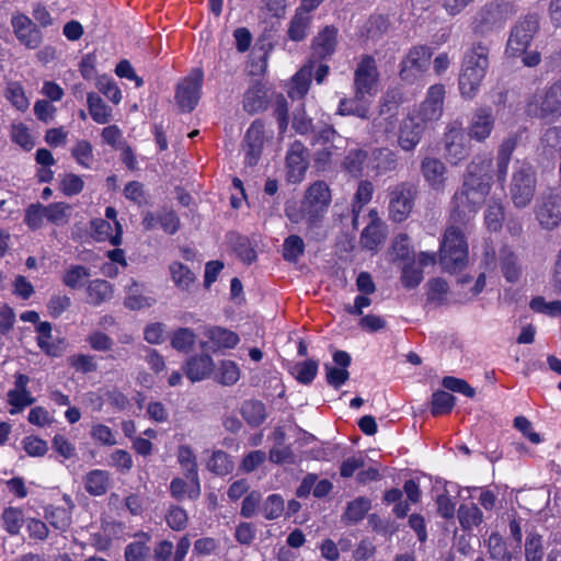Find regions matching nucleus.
Here are the masks:
<instances>
[{
	"label": "nucleus",
	"instance_id": "obj_1",
	"mask_svg": "<svg viewBox=\"0 0 561 561\" xmlns=\"http://www.w3.org/2000/svg\"><path fill=\"white\" fill-rule=\"evenodd\" d=\"M490 161H471L463 176V183L451 198L450 218L455 224H466L484 203L491 190V176L484 172Z\"/></svg>",
	"mask_w": 561,
	"mask_h": 561
},
{
	"label": "nucleus",
	"instance_id": "obj_2",
	"mask_svg": "<svg viewBox=\"0 0 561 561\" xmlns=\"http://www.w3.org/2000/svg\"><path fill=\"white\" fill-rule=\"evenodd\" d=\"M490 47L478 41L463 53L458 87L463 99L472 100L479 93L490 67Z\"/></svg>",
	"mask_w": 561,
	"mask_h": 561
},
{
	"label": "nucleus",
	"instance_id": "obj_3",
	"mask_svg": "<svg viewBox=\"0 0 561 561\" xmlns=\"http://www.w3.org/2000/svg\"><path fill=\"white\" fill-rule=\"evenodd\" d=\"M331 203V191L323 181L312 183L306 191L299 207L287 206L288 219L298 224L306 220L310 228L318 226Z\"/></svg>",
	"mask_w": 561,
	"mask_h": 561
},
{
	"label": "nucleus",
	"instance_id": "obj_4",
	"mask_svg": "<svg viewBox=\"0 0 561 561\" xmlns=\"http://www.w3.org/2000/svg\"><path fill=\"white\" fill-rule=\"evenodd\" d=\"M514 13V5L508 1L486 2L472 16L471 31L477 36L486 37L501 31Z\"/></svg>",
	"mask_w": 561,
	"mask_h": 561
},
{
	"label": "nucleus",
	"instance_id": "obj_5",
	"mask_svg": "<svg viewBox=\"0 0 561 561\" xmlns=\"http://www.w3.org/2000/svg\"><path fill=\"white\" fill-rule=\"evenodd\" d=\"M468 261V244L462 230L449 226L443 237L439 250V263L446 272L461 271Z\"/></svg>",
	"mask_w": 561,
	"mask_h": 561
},
{
	"label": "nucleus",
	"instance_id": "obj_6",
	"mask_svg": "<svg viewBox=\"0 0 561 561\" xmlns=\"http://www.w3.org/2000/svg\"><path fill=\"white\" fill-rule=\"evenodd\" d=\"M527 113L530 116L556 119L561 116V82L553 83L546 91L535 93L528 101Z\"/></svg>",
	"mask_w": 561,
	"mask_h": 561
},
{
	"label": "nucleus",
	"instance_id": "obj_7",
	"mask_svg": "<svg viewBox=\"0 0 561 561\" xmlns=\"http://www.w3.org/2000/svg\"><path fill=\"white\" fill-rule=\"evenodd\" d=\"M538 30L539 18L536 14H528L519 20L511 30L505 54L512 58L520 57L530 46Z\"/></svg>",
	"mask_w": 561,
	"mask_h": 561
},
{
	"label": "nucleus",
	"instance_id": "obj_8",
	"mask_svg": "<svg viewBox=\"0 0 561 561\" xmlns=\"http://www.w3.org/2000/svg\"><path fill=\"white\" fill-rule=\"evenodd\" d=\"M536 174L529 164L522 163L512 178L510 193L514 205L525 208L533 201L536 191Z\"/></svg>",
	"mask_w": 561,
	"mask_h": 561
},
{
	"label": "nucleus",
	"instance_id": "obj_9",
	"mask_svg": "<svg viewBox=\"0 0 561 561\" xmlns=\"http://www.w3.org/2000/svg\"><path fill=\"white\" fill-rule=\"evenodd\" d=\"M416 187L409 182H402L389 191V216L396 222L404 221L411 214Z\"/></svg>",
	"mask_w": 561,
	"mask_h": 561
},
{
	"label": "nucleus",
	"instance_id": "obj_10",
	"mask_svg": "<svg viewBox=\"0 0 561 561\" xmlns=\"http://www.w3.org/2000/svg\"><path fill=\"white\" fill-rule=\"evenodd\" d=\"M535 216L541 228H557L561 224V194L554 190L542 193L536 202Z\"/></svg>",
	"mask_w": 561,
	"mask_h": 561
},
{
	"label": "nucleus",
	"instance_id": "obj_11",
	"mask_svg": "<svg viewBox=\"0 0 561 561\" xmlns=\"http://www.w3.org/2000/svg\"><path fill=\"white\" fill-rule=\"evenodd\" d=\"M379 73L375 59L364 56L354 72V92L358 98H371L378 92Z\"/></svg>",
	"mask_w": 561,
	"mask_h": 561
},
{
	"label": "nucleus",
	"instance_id": "obj_12",
	"mask_svg": "<svg viewBox=\"0 0 561 561\" xmlns=\"http://www.w3.org/2000/svg\"><path fill=\"white\" fill-rule=\"evenodd\" d=\"M204 73L199 68L180 81L175 90V101L183 112H192L201 98Z\"/></svg>",
	"mask_w": 561,
	"mask_h": 561
},
{
	"label": "nucleus",
	"instance_id": "obj_13",
	"mask_svg": "<svg viewBox=\"0 0 561 561\" xmlns=\"http://www.w3.org/2000/svg\"><path fill=\"white\" fill-rule=\"evenodd\" d=\"M446 159L457 164L469 156L470 145L461 123L453 122L446 127L444 135Z\"/></svg>",
	"mask_w": 561,
	"mask_h": 561
},
{
	"label": "nucleus",
	"instance_id": "obj_14",
	"mask_svg": "<svg viewBox=\"0 0 561 561\" xmlns=\"http://www.w3.org/2000/svg\"><path fill=\"white\" fill-rule=\"evenodd\" d=\"M444 99L445 87L443 84H434L427 90L425 100L411 114L428 127V125L442 117Z\"/></svg>",
	"mask_w": 561,
	"mask_h": 561
},
{
	"label": "nucleus",
	"instance_id": "obj_15",
	"mask_svg": "<svg viewBox=\"0 0 561 561\" xmlns=\"http://www.w3.org/2000/svg\"><path fill=\"white\" fill-rule=\"evenodd\" d=\"M11 26L19 43L27 49H36L43 43L42 31L27 15L19 12L13 13Z\"/></svg>",
	"mask_w": 561,
	"mask_h": 561
},
{
	"label": "nucleus",
	"instance_id": "obj_16",
	"mask_svg": "<svg viewBox=\"0 0 561 561\" xmlns=\"http://www.w3.org/2000/svg\"><path fill=\"white\" fill-rule=\"evenodd\" d=\"M309 167V152L301 141H294L286 154L287 180L290 183H300Z\"/></svg>",
	"mask_w": 561,
	"mask_h": 561
},
{
	"label": "nucleus",
	"instance_id": "obj_17",
	"mask_svg": "<svg viewBox=\"0 0 561 561\" xmlns=\"http://www.w3.org/2000/svg\"><path fill=\"white\" fill-rule=\"evenodd\" d=\"M427 126L411 113L401 122L398 134V145L407 152L413 151L421 142Z\"/></svg>",
	"mask_w": 561,
	"mask_h": 561
},
{
	"label": "nucleus",
	"instance_id": "obj_18",
	"mask_svg": "<svg viewBox=\"0 0 561 561\" xmlns=\"http://www.w3.org/2000/svg\"><path fill=\"white\" fill-rule=\"evenodd\" d=\"M495 118L490 106L478 107L468 125V136L479 142L488 139L494 128Z\"/></svg>",
	"mask_w": 561,
	"mask_h": 561
},
{
	"label": "nucleus",
	"instance_id": "obj_19",
	"mask_svg": "<svg viewBox=\"0 0 561 561\" xmlns=\"http://www.w3.org/2000/svg\"><path fill=\"white\" fill-rule=\"evenodd\" d=\"M398 165L397 153L387 147L373 148L368 151L367 169L371 171L375 176L394 172Z\"/></svg>",
	"mask_w": 561,
	"mask_h": 561
},
{
	"label": "nucleus",
	"instance_id": "obj_20",
	"mask_svg": "<svg viewBox=\"0 0 561 561\" xmlns=\"http://www.w3.org/2000/svg\"><path fill=\"white\" fill-rule=\"evenodd\" d=\"M421 173L432 190L444 192L447 182V168L442 160L425 157L421 162Z\"/></svg>",
	"mask_w": 561,
	"mask_h": 561
},
{
	"label": "nucleus",
	"instance_id": "obj_21",
	"mask_svg": "<svg viewBox=\"0 0 561 561\" xmlns=\"http://www.w3.org/2000/svg\"><path fill=\"white\" fill-rule=\"evenodd\" d=\"M368 224L360 233V245L368 251L376 252L386 239L382 221L376 209L368 211Z\"/></svg>",
	"mask_w": 561,
	"mask_h": 561
},
{
	"label": "nucleus",
	"instance_id": "obj_22",
	"mask_svg": "<svg viewBox=\"0 0 561 561\" xmlns=\"http://www.w3.org/2000/svg\"><path fill=\"white\" fill-rule=\"evenodd\" d=\"M245 163L255 165L260 159L264 144V124L261 121H254L244 137Z\"/></svg>",
	"mask_w": 561,
	"mask_h": 561
},
{
	"label": "nucleus",
	"instance_id": "obj_23",
	"mask_svg": "<svg viewBox=\"0 0 561 561\" xmlns=\"http://www.w3.org/2000/svg\"><path fill=\"white\" fill-rule=\"evenodd\" d=\"M333 360L336 366L324 364L327 382L335 389H339L350 378L347 367L351 365L352 358L344 351H336L333 354Z\"/></svg>",
	"mask_w": 561,
	"mask_h": 561
},
{
	"label": "nucleus",
	"instance_id": "obj_24",
	"mask_svg": "<svg viewBox=\"0 0 561 561\" xmlns=\"http://www.w3.org/2000/svg\"><path fill=\"white\" fill-rule=\"evenodd\" d=\"M178 459L185 469V477L192 482L193 486L188 491L190 500H197L201 496V482L197 472L196 457L188 446H181L178 453Z\"/></svg>",
	"mask_w": 561,
	"mask_h": 561
},
{
	"label": "nucleus",
	"instance_id": "obj_25",
	"mask_svg": "<svg viewBox=\"0 0 561 561\" xmlns=\"http://www.w3.org/2000/svg\"><path fill=\"white\" fill-rule=\"evenodd\" d=\"M432 50L426 46H415L410 49L409 54L402 61L400 76L403 80L410 79V72L415 70L417 72L424 71L430 64Z\"/></svg>",
	"mask_w": 561,
	"mask_h": 561
},
{
	"label": "nucleus",
	"instance_id": "obj_26",
	"mask_svg": "<svg viewBox=\"0 0 561 561\" xmlns=\"http://www.w3.org/2000/svg\"><path fill=\"white\" fill-rule=\"evenodd\" d=\"M337 44V28L325 26L312 41V57L325 59L332 56Z\"/></svg>",
	"mask_w": 561,
	"mask_h": 561
},
{
	"label": "nucleus",
	"instance_id": "obj_27",
	"mask_svg": "<svg viewBox=\"0 0 561 561\" xmlns=\"http://www.w3.org/2000/svg\"><path fill=\"white\" fill-rule=\"evenodd\" d=\"M185 375L192 381L207 378L214 370V360L208 354L192 356L186 360Z\"/></svg>",
	"mask_w": 561,
	"mask_h": 561
},
{
	"label": "nucleus",
	"instance_id": "obj_28",
	"mask_svg": "<svg viewBox=\"0 0 561 561\" xmlns=\"http://www.w3.org/2000/svg\"><path fill=\"white\" fill-rule=\"evenodd\" d=\"M204 334L213 344V351L233 348L240 341L237 333L221 327H208L205 329Z\"/></svg>",
	"mask_w": 561,
	"mask_h": 561
},
{
	"label": "nucleus",
	"instance_id": "obj_29",
	"mask_svg": "<svg viewBox=\"0 0 561 561\" xmlns=\"http://www.w3.org/2000/svg\"><path fill=\"white\" fill-rule=\"evenodd\" d=\"M267 106V93L263 84L256 82L251 85L243 96V108L249 114L264 111Z\"/></svg>",
	"mask_w": 561,
	"mask_h": 561
},
{
	"label": "nucleus",
	"instance_id": "obj_30",
	"mask_svg": "<svg viewBox=\"0 0 561 561\" xmlns=\"http://www.w3.org/2000/svg\"><path fill=\"white\" fill-rule=\"evenodd\" d=\"M93 238L101 242L110 240L113 245L122 243L123 229L118 221H115V233H113L112 225L105 219H94L91 222Z\"/></svg>",
	"mask_w": 561,
	"mask_h": 561
},
{
	"label": "nucleus",
	"instance_id": "obj_31",
	"mask_svg": "<svg viewBox=\"0 0 561 561\" xmlns=\"http://www.w3.org/2000/svg\"><path fill=\"white\" fill-rule=\"evenodd\" d=\"M374 191L375 188L370 181H359L352 202V222L354 228L358 227L360 211L371 201Z\"/></svg>",
	"mask_w": 561,
	"mask_h": 561
},
{
	"label": "nucleus",
	"instance_id": "obj_32",
	"mask_svg": "<svg viewBox=\"0 0 561 561\" xmlns=\"http://www.w3.org/2000/svg\"><path fill=\"white\" fill-rule=\"evenodd\" d=\"M169 272L176 288L186 293L192 291L196 284V275L188 266L175 261L169 265Z\"/></svg>",
	"mask_w": 561,
	"mask_h": 561
},
{
	"label": "nucleus",
	"instance_id": "obj_33",
	"mask_svg": "<svg viewBox=\"0 0 561 561\" xmlns=\"http://www.w3.org/2000/svg\"><path fill=\"white\" fill-rule=\"evenodd\" d=\"M337 113L340 115H353L362 119H368L370 115V104L367 98H358L356 94L351 99H342L339 104Z\"/></svg>",
	"mask_w": 561,
	"mask_h": 561
},
{
	"label": "nucleus",
	"instance_id": "obj_34",
	"mask_svg": "<svg viewBox=\"0 0 561 561\" xmlns=\"http://www.w3.org/2000/svg\"><path fill=\"white\" fill-rule=\"evenodd\" d=\"M545 554L546 548L542 535L536 530L528 531L524 543L525 561H543Z\"/></svg>",
	"mask_w": 561,
	"mask_h": 561
},
{
	"label": "nucleus",
	"instance_id": "obj_35",
	"mask_svg": "<svg viewBox=\"0 0 561 561\" xmlns=\"http://www.w3.org/2000/svg\"><path fill=\"white\" fill-rule=\"evenodd\" d=\"M110 486V474L107 471L94 469L84 477V489L93 495L100 496L107 492Z\"/></svg>",
	"mask_w": 561,
	"mask_h": 561
},
{
	"label": "nucleus",
	"instance_id": "obj_36",
	"mask_svg": "<svg viewBox=\"0 0 561 561\" xmlns=\"http://www.w3.org/2000/svg\"><path fill=\"white\" fill-rule=\"evenodd\" d=\"M312 77V67H302L291 80V84L288 89V95L293 100L302 99L309 91Z\"/></svg>",
	"mask_w": 561,
	"mask_h": 561
},
{
	"label": "nucleus",
	"instance_id": "obj_37",
	"mask_svg": "<svg viewBox=\"0 0 561 561\" xmlns=\"http://www.w3.org/2000/svg\"><path fill=\"white\" fill-rule=\"evenodd\" d=\"M87 295L90 305L100 306L113 297V287L107 280L94 279L88 284Z\"/></svg>",
	"mask_w": 561,
	"mask_h": 561
},
{
	"label": "nucleus",
	"instance_id": "obj_38",
	"mask_svg": "<svg viewBox=\"0 0 561 561\" xmlns=\"http://www.w3.org/2000/svg\"><path fill=\"white\" fill-rule=\"evenodd\" d=\"M242 417L250 426L257 427L266 420L265 404L259 400H247L241 407Z\"/></svg>",
	"mask_w": 561,
	"mask_h": 561
},
{
	"label": "nucleus",
	"instance_id": "obj_39",
	"mask_svg": "<svg viewBox=\"0 0 561 561\" xmlns=\"http://www.w3.org/2000/svg\"><path fill=\"white\" fill-rule=\"evenodd\" d=\"M311 24V15L306 11L297 9L288 26V37L294 42H300L306 38Z\"/></svg>",
	"mask_w": 561,
	"mask_h": 561
},
{
	"label": "nucleus",
	"instance_id": "obj_40",
	"mask_svg": "<svg viewBox=\"0 0 561 561\" xmlns=\"http://www.w3.org/2000/svg\"><path fill=\"white\" fill-rule=\"evenodd\" d=\"M87 103L92 119L98 124H106L112 117V108L102 98L93 92L88 93Z\"/></svg>",
	"mask_w": 561,
	"mask_h": 561
},
{
	"label": "nucleus",
	"instance_id": "obj_41",
	"mask_svg": "<svg viewBox=\"0 0 561 561\" xmlns=\"http://www.w3.org/2000/svg\"><path fill=\"white\" fill-rule=\"evenodd\" d=\"M156 300L151 297H146L140 294L139 284L131 279L130 284L127 285V295L124 300L126 308L130 310H139L142 308L151 307Z\"/></svg>",
	"mask_w": 561,
	"mask_h": 561
},
{
	"label": "nucleus",
	"instance_id": "obj_42",
	"mask_svg": "<svg viewBox=\"0 0 561 561\" xmlns=\"http://www.w3.org/2000/svg\"><path fill=\"white\" fill-rule=\"evenodd\" d=\"M368 151L364 149H351L343 161V168L350 174L358 176L364 167L367 168Z\"/></svg>",
	"mask_w": 561,
	"mask_h": 561
},
{
	"label": "nucleus",
	"instance_id": "obj_43",
	"mask_svg": "<svg viewBox=\"0 0 561 561\" xmlns=\"http://www.w3.org/2000/svg\"><path fill=\"white\" fill-rule=\"evenodd\" d=\"M501 270L505 279L510 283H516L519 279L522 270L517 262V256L507 249H503L500 255Z\"/></svg>",
	"mask_w": 561,
	"mask_h": 561
},
{
	"label": "nucleus",
	"instance_id": "obj_44",
	"mask_svg": "<svg viewBox=\"0 0 561 561\" xmlns=\"http://www.w3.org/2000/svg\"><path fill=\"white\" fill-rule=\"evenodd\" d=\"M91 276L90 270L83 265H70L62 274L61 280L65 286L77 289L84 285Z\"/></svg>",
	"mask_w": 561,
	"mask_h": 561
},
{
	"label": "nucleus",
	"instance_id": "obj_45",
	"mask_svg": "<svg viewBox=\"0 0 561 561\" xmlns=\"http://www.w3.org/2000/svg\"><path fill=\"white\" fill-rule=\"evenodd\" d=\"M4 96L18 111L24 112L28 108L30 102L20 82H9L4 90Z\"/></svg>",
	"mask_w": 561,
	"mask_h": 561
},
{
	"label": "nucleus",
	"instance_id": "obj_46",
	"mask_svg": "<svg viewBox=\"0 0 561 561\" xmlns=\"http://www.w3.org/2000/svg\"><path fill=\"white\" fill-rule=\"evenodd\" d=\"M459 523L465 529H470L482 523L483 514L476 504H463L458 510Z\"/></svg>",
	"mask_w": 561,
	"mask_h": 561
},
{
	"label": "nucleus",
	"instance_id": "obj_47",
	"mask_svg": "<svg viewBox=\"0 0 561 561\" xmlns=\"http://www.w3.org/2000/svg\"><path fill=\"white\" fill-rule=\"evenodd\" d=\"M370 510V501L366 497L359 496L347 504L343 514V519L348 523H357L362 520L366 513Z\"/></svg>",
	"mask_w": 561,
	"mask_h": 561
},
{
	"label": "nucleus",
	"instance_id": "obj_48",
	"mask_svg": "<svg viewBox=\"0 0 561 561\" xmlns=\"http://www.w3.org/2000/svg\"><path fill=\"white\" fill-rule=\"evenodd\" d=\"M207 468L217 476H226L233 470V462L224 450H216L207 462Z\"/></svg>",
	"mask_w": 561,
	"mask_h": 561
},
{
	"label": "nucleus",
	"instance_id": "obj_49",
	"mask_svg": "<svg viewBox=\"0 0 561 561\" xmlns=\"http://www.w3.org/2000/svg\"><path fill=\"white\" fill-rule=\"evenodd\" d=\"M455 397L447 391L438 390L432 396L431 413L434 416L448 414L455 405Z\"/></svg>",
	"mask_w": 561,
	"mask_h": 561
},
{
	"label": "nucleus",
	"instance_id": "obj_50",
	"mask_svg": "<svg viewBox=\"0 0 561 561\" xmlns=\"http://www.w3.org/2000/svg\"><path fill=\"white\" fill-rule=\"evenodd\" d=\"M2 522L4 529L10 535H18L24 524L23 511L12 506L4 508L2 513Z\"/></svg>",
	"mask_w": 561,
	"mask_h": 561
},
{
	"label": "nucleus",
	"instance_id": "obj_51",
	"mask_svg": "<svg viewBox=\"0 0 561 561\" xmlns=\"http://www.w3.org/2000/svg\"><path fill=\"white\" fill-rule=\"evenodd\" d=\"M7 397L8 403L11 405L9 412L12 415L22 412L24 408L35 402V398L32 396L30 390H9Z\"/></svg>",
	"mask_w": 561,
	"mask_h": 561
},
{
	"label": "nucleus",
	"instance_id": "obj_52",
	"mask_svg": "<svg viewBox=\"0 0 561 561\" xmlns=\"http://www.w3.org/2000/svg\"><path fill=\"white\" fill-rule=\"evenodd\" d=\"M260 512L268 520L279 518L284 513V500L279 494H271L263 502Z\"/></svg>",
	"mask_w": 561,
	"mask_h": 561
},
{
	"label": "nucleus",
	"instance_id": "obj_53",
	"mask_svg": "<svg viewBox=\"0 0 561 561\" xmlns=\"http://www.w3.org/2000/svg\"><path fill=\"white\" fill-rule=\"evenodd\" d=\"M11 140L24 150H32L35 146V140L30 133V129L23 123H14L11 125L10 130Z\"/></svg>",
	"mask_w": 561,
	"mask_h": 561
},
{
	"label": "nucleus",
	"instance_id": "obj_54",
	"mask_svg": "<svg viewBox=\"0 0 561 561\" xmlns=\"http://www.w3.org/2000/svg\"><path fill=\"white\" fill-rule=\"evenodd\" d=\"M196 335L188 328H180L171 335V345L179 352H188L195 343Z\"/></svg>",
	"mask_w": 561,
	"mask_h": 561
},
{
	"label": "nucleus",
	"instance_id": "obj_55",
	"mask_svg": "<svg viewBox=\"0 0 561 561\" xmlns=\"http://www.w3.org/2000/svg\"><path fill=\"white\" fill-rule=\"evenodd\" d=\"M45 517L50 526L60 531H66L71 525L70 513L64 507H53L47 510Z\"/></svg>",
	"mask_w": 561,
	"mask_h": 561
},
{
	"label": "nucleus",
	"instance_id": "obj_56",
	"mask_svg": "<svg viewBox=\"0 0 561 561\" xmlns=\"http://www.w3.org/2000/svg\"><path fill=\"white\" fill-rule=\"evenodd\" d=\"M305 252L304 240L296 234L287 237L283 244V257L288 262H296Z\"/></svg>",
	"mask_w": 561,
	"mask_h": 561
},
{
	"label": "nucleus",
	"instance_id": "obj_57",
	"mask_svg": "<svg viewBox=\"0 0 561 561\" xmlns=\"http://www.w3.org/2000/svg\"><path fill=\"white\" fill-rule=\"evenodd\" d=\"M75 160L83 168L90 169L94 160L93 147L88 140H79L71 149Z\"/></svg>",
	"mask_w": 561,
	"mask_h": 561
},
{
	"label": "nucleus",
	"instance_id": "obj_58",
	"mask_svg": "<svg viewBox=\"0 0 561 561\" xmlns=\"http://www.w3.org/2000/svg\"><path fill=\"white\" fill-rule=\"evenodd\" d=\"M318 373V362L314 359H308L301 363H297L294 367L293 374L296 379L304 385H309L316 378Z\"/></svg>",
	"mask_w": 561,
	"mask_h": 561
},
{
	"label": "nucleus",
	"instance_id": "obj_59",
	"mask_svg": "<svg viewBox=\"0 0 561 561\" xmlns=\"http://www.w3.org/2000/svg\"><path fill=\"white\" fill-rule=\"evenodd\" d=\"M396 114H386L376 117L371 123V135L378 141L380 134L387 136L391 134L396 127Z\"/></svg>",
	"mask_w": 561,
	"mask_h": 561
},
{
	"label": "nucleus",
	"instance_id": "obj_60",
	"mask_svg": "<svg viewBox=\"0 0 561 561\" xmlns=\"http://www.w3.org/2000/svg\"><path fill=\"white\" fill-rule=\"evenodd\" d=\"M69 210L70 206L66 203H53L45 206L46 220L60 226L68 221L69 219Z\"/></svg>",
	"mask_w": 561,
	"mask_h": 561
},
{
	"label": "nucleus",
	"instance_id": "obj_61",
	"mask_svg": "<svg viewBox=\"0 0 561 561\" xmlns=\"http://www.w3.org/2000/svg\"><path fill=\"white\" fill-rule=\"evenodd\" d=\"M488 550L493 560L511 561L512 556L507 546L499 534H491L488 539Z\"/></svg>",
	"mask_w": 561,
	"mask_h": 561
},
{
	"label": "nucleus",
	"instance_id": "obj_62",
	"mask_svg": "<svg viewBox=\"0 0 561 561\" xmlns=\"http://www.w3.org/2000/svg\"><path fill=\"white\" fill-rule=\"evenodd\" d=\"M218 381L225 386H232L240 379V369L233 360H222L218 368Z\"/></svg>",
	"mask_w": 561,
	"mask_h": 561
},
{
	"label": "nucleus",
	"instance_id": "obj_63",
	"mask_svg": "<svg viewBox=\"0 0 561 561\" xmlns=\"http://www.w3.org/2000/svg\"><path fill=\"white\" fill-rule=\"evenodd\" d=\"M165 522L173 530H182L188 522L187 513L178 505H171L165 513Z\"/></svg>",
	"mask_w": 561,
	"mask_h": 561
},
{
	"label": "nucleus",
	"instance_id": "obj_64",
	"mask_svg": "<svg viewBox=\"0 0 561 561\" xmlns=\"http://www.w3.org/2000/svg\"><path fill=\"white\" fill-rule=\"evenodd\" d=\"M530 308L549 317L561 316V300L546 301L543 297L538 296L531 299Z\"/></svg>",
	"mask_w": 561,
	"mask_h": 561
}]
</instances>
